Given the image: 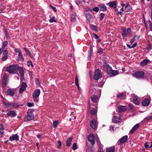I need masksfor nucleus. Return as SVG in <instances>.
Returning <instances> with one entry per match:
<instances>
[{
  "label": "nucleus",
  "instance_id": "f257e3e1",
  "mask_svg": "<svg viewBox=\"0 0 152 152\" xmlns=\"http://www.w3.org/2000/svg\"><path fill=\"white\" fill-rule=\"evenodd\" d=\"M17 70L19 71L21 78L23 79L24 76V71L21 67L18 66L17 68V66L14 64L10 65L6 69V71L10 73H15Z\"/></svg>",
  "mask_w": 152,
  "mask_h": 152
},
{
  "label": "nucleus",
  "instance_id": "f03ea898",
  "mask_svg": "<svg viewBox=\"0 0 152 152\" xmlns=\"http://www.w3.org/2000/svg\"><path fill=\"white\" fill-rule=\"evenodd\" d=\"M107 68V72L108 75L110 76H114L115 75L118 74V72L117 70H114L112 69V68L108 64L106 66Z\"/></svg>",
  "mask_w": 152,
  "mask_h": 152
},
{
  "label": "nucleus",
  "instance_id": "7ed1b4c3",
  "mask_svg": "<svg viewBox=\"0 0 152 152\" xmlns=\"http://www.w3.org/2000/svg\"><path fill=\"white\" fill-rule=\"evenodd\" d=\"M102 73L100 70L97 69L95 70L94 78L95 80H97L102 77Z\"/></svg>",
  "mask_w": 152,
  "mask_h": 152
},
{
  "label": "nucleus",
  "instance_id": "20e7f679",
  "mask_svg": "<svg viewBox=\"0 0 152 152\" xmlns=\"http://www.w3.org/2000/svg\"><path fill=\"white\" fill-rule=\"evenodd\" d=\"M34 118V116L33 113L31 111L28 112L24 120L25 121L27 122L31 120Z\"/></svg>",
  "mask_w": 152,
  "mask_h": 152
},
{
  "label": "nucleus",
  "instance_id": "39448f33",
  "mask_svg": "<svg viewBox=\"0 0 152 152\" xmlns=\"http://www.w3.org/2000/svg\"><path fill=\"white\" fill-rule=\"evenodd\" d=\"M145 75L143 71H141L136 72L133 74V75L134 77L139 78L143 77Z\"/></svg>",
  "mask_w": 152,
  "mask_h": 152
},
{
  "label": "nucleus",
  "instance_id": "423d86ee",
  "mask_svg": "<svg viewBox=\"0 0 152 152\" xmlns=\"http://www.w3.org/2000/svg\"><path fill=\"white\" fill-rule=\"evenodd\" d=\"M88 140L91 142L92 145L93 146L95 143V137L93 134H91L88 137Z\"/></svg>",
  "mask_w": 152,
  "mask_h": 152
},
{
  "label": "nucleus",
  "instance_id": "0eeeda50",
  "mask_svg": "<svg viewBox=\"0 0 152 152\" xmlns=\"http://www.w3.org/2000/svg\"><path fill=\"white\" fill-rule=\"evenodd\" d=\"M126 106L119 105L117 107V109L119 113H121L125 112L127 110Z\"/></svg>",
  "mask_w": 152,
  "mask_h": 152
},
{
  "label": "nucleus",
  "instance_id": "6e6552de",
  "mask_svg": "<svg viewBox=\"0 0 152 152\" xmlns=\"http://www.w3.org/2000/svg\"><path fill=\"white\" fill-rule=\"evenodd\" d=\"M117 1H110L108 4L107 5H109L110 7L112 9H115L117 7Z\"/></svg>",
  "mask_w": 152,
  "mask_h": 152
},
{
  "label": "nucleus",
  "instance_id": "1a4fd4ad",
  "mask_svg": "<svg viewBox=\"0 0 152 152\" xmlns=\"http://www.w3.org/2000/svg\"><path fill=\"white\" fill-rule=\"evenodd\" d=\"M27 87V85L26 83L23 82L19 89V93H22L26 89V88Z\"/></svg>",
  "mask_w": 152,
  "mask_h": 152
},
{
  "label": "nucleus",
  "instance_id": "9d476101",
  "mask_svg": "<svg viewBox=\"0 0 152 152\" xmlns=\"http://www.w3.org/2000/svg\"><path fill=\"white\" fill-rule=\"evenodd\" d=\"M128 136L127 135H125L124 136L120 138L119 140L118 141L119 143L121 145H122L124 143H125L128 140Z\"/></svg>",
  "mask_w": 152,
  "mask_h": 152
},
{
  "label": "nucleus",
  "instance_id": "9b49d317",
  "mask_svg": "<svg viewBox=\"0 0 152 152\" xmlns=\"http://www.w3.org/2000/svg\"><path fill=\"white\" fill-rule=\"evenodd\" d=\"M122 119L121 117L118 116H115L112 119V121L115 123H118L120 122L121 121Z\"/></svg>",
  "mask_w": 152,
  "mask_h": 152
},
{
  "label": "nucleus",
  "instance_id": "f8f14e48",
  "mask_svg": "<svg viewBox=\"0 0 152 152\" xmlns=\"http://www.w3.org/2000/svg\"><path fill=\"white\" fill-rule=\"evenodd\" d=\"M98 6L101 11L104 12L107 10V7L104 4H100Z\"/></svg>",
  "mask_w": 152,
  "mask_h": 152
},
{
  "label": "nucleus",
  "instance_id": "ddd939ff",
  "mask_svg": "<svg viewBox=\"0 0 152 152\" xmlns=\"http://www.w3.org/2000/svg\"><path fill=\"white\" fill-rule=\"evenodd\" d=\"M90 126L91 128L95 129L97 127V125L95 119H93L90 122Z\"/></svg>",
  "mask_w": 152,
  "mask_h": 152
},
{
  "label": "nucleus",
  "instance_id": "4468645a",
  "mask_svg": "<svg viewBox=\"0 0 152 152\" xmlns=\"http://www.w3.org/2000/svg\"><path fill=\"white\" fill-rule=\"evenodd\" d=\"M140 127V125L139 124H135L130 130L129 133L130 134H132L136 130H137Z\"/></svg>",
  "mask_w": 152,
  "mask_h": 152
},
{
  "label": "nucleus",
  "instance_id": "2eb2a0df",
  "mask_svg": "<svg viewBox=\"0 0 152 152\" xmlns=\"http://www.w3.org/2000/svg\"><path fill=\"white\" fill-rule=\"evenodd\" d=\"M9 140L10 141L16 140L18 141L19 140L18 136L17 134L13 135L9 138Z\"/></svg>",
  "mask_w": 152,
  "mask_h": 152
},
{
  "label": "nucleus",
  "instance_id": "dca6fc26",
  "mask_svg": "<svg viewBox=\"0 0 152 152\" xmlns=\"http://www.w3.org/2000/svg\"><path fill=\"white\" fill-rule=\"evenodd\" d=\"M40 93V91L39 89H37L34 91L33 94V98H36L38 97L39 96Z\"/></svg>",
  "mask_w": 152,
  "mask_h": 152
},
{
  "label": "nucleus",
  "instance_id": "f3484780",
  "mask_svg": "<svg viewBox=\"0 0 152 152\" xmlns=\"http://www.w3.org/2000/svg\"><path fill=\"white\" fill-rule=\"evenodd\" d=\"M7 117H8L10 116H11L12 117H14L17 115L16 113L14 111H10L7 113Z\"/></svg>",
  "mask_w": 152,
  "mask_h": 152
},
{
  "label": "nucleus",
  "instance_id": "a211bd4d",
  "mask_svg": "<svg viewBox=\"0 0 152 152\" xmlns=\"http://www.w3.org/2000/svg\"><path fill=\"white\" fill-rule=\"evenodd\" d=\"M150 100L148 99H145L142 102V105L144 106H147L149 104Z\"/></svg>",
  "mask_w": 152,
  "mask_h": 152
},
{
  "label": "nucleus",
  "instance_id": "6ab92c4d",
  "mask_svg": "<svg viewBox=\"0 0 152 152\" xmlns=\"http://www.w3.org/2000/svg\"><path fill=\"white\" fill-rule=\"evenodd\" d=\"M86 17L87 20L90 23L91 21H92L93 18L92 16L89 13H88L86 14Z\"/></svg>",
  "mask_w": 152,
  "mask_h": 152
},
{
  "label": "nucleus",
  "instance_id": "aec40b11",
  "mask_svg": "<svg viewBox=\"0 0 152 152\" xmlns=\"http://www.w3.org/2000/svg\"><path fill=\"white\" fill-rule=\"evenodd\" d=\"M73 138L70 137L68 138L66 141V146L68 147H69L71 146V144L73 139Z\"/></svg>",
  "mask_w": 152,
  "mask_h": 152
},
{
  "label": "nucleus",
  "instance_id": "412c9836",
  "mask_svg": "<svg viewBox=\"0 0 152 152\" xmlns=\"http://www.w3.org/2000/svg\"><path fill=\"white\" fill-rule=\"evenodd\" d=\"M150 62L151 61L149 60L148 59H145L142 61L140 62V64L142 66H145L147 65L148 63Z\"/></svg>",
  "mask_w": 152,
  "mask_h": 152
},
{
  "label": "nucleus",
  "instance_id": "4be33fe9",
  "mask_svg": "<svg viewBox=\"0 0 152 152\" xmlns=\"http://www.w3.org/2000/svg\"><path fill=\"white\" fill-rule=\"evenodd\" d=\"M132 9L130 5L128 3H126L125 7V10L126 12H129Z\"/></svg>",
  "mask_w": 152,
  "mask_h": 152
},
{
  "label": "nucleus",
  "instance_id": "5701e85b",
  "mask_svg": "<svg viewBox=\"0 0 152 152\" xmlns=\"http://www.w3.org/2000/svg\"><path fill=\"white\" fill-rule=\"evenodd\" d=\"M7 93L8 95L11 96H13L15 92L10 89H8L7 91Z\"/></svg>",
  "mask_w": 152,
  "mask_h": 152
},
{
  "label": "nucleus",
  "instance_id": "b1692460",
  "mask_svg": "<svg viewBox=\"0 0 152 152\" xmlns=\"http://www.w3.org/2000/svg\"><path fill=\"white\" fill-rule=\"evenodd\" d=\"M121 30L122 32V33L121 34L122 36L123 37H126L127 34L126 32V29L124 27H122L121 28Z\"/></svg>",
  "mask_w": 152,
  "mask_h": 152
},
{
  "label": "nucleus",
  "instance_id": "393cba45",
  "mask_svg": "<svg viewBox=\"0 0 152 152\" xmlns=\"http://www.w3.org/2000/svg\"><path fill=\"white\" fill-rule=\"evenodd\" d=\"M152 119V115L148 116L145 118L142 121V123L147 122Z\"/></svg>",
  "mask_w": 152,
  "mask_h": 152
},
{
  "label": "nucleus",
  "instance_id": "a878e982",
  "mask_svg": "<svg viewBox=\"0 0 152 152\" xmlns=\"http://www.w3.org/2000/svg\"><path fill=\"white\" fill-rule=\"evenodd\" d=\"M18 104V103H17V102H10V106L13 107L15 108L19 107V105Z\"/></svg>",
  "mask_w": 152,
  "mask_h": 152
},
{
  "label": "nucleus",
  "instance_id": "bb28decb",
  "mask_svg": "<svg viewBox=\"0 0 152 152\" xmlns=\"http://www.w3.org/2000/svg\"><path fill=\"white\" fill-rule=\"evenodd\" d=\"M76 14L74 12L71 15V20L72 21H75L76 20Z\"/></svg>",
  "mask_w": 152,
  "mask_h": 152
},
{
  "label": "nucleus",
  "instance_id": "cd10ccee",
  "mask_svg": "<svg viewBox=\"0 0 152 152\" xmlns=\"http://www.w3.org/2000/svg\"><path fill=\"white\" fill-rule=\"evenodd\" d=\"M115 147H111L107 149L106 150V152H114Z\"/></svg>",
  "mask_w": 152,
  "mask_h": 152
},
{
  "label": "nucleus",
  "instance_id": "c85d7f7f",
  "mask_svg": "<svg viewBox=\"0 0 152 152\" xmlns=\"http://www.w3.org/2000/svg\"><path fill=\"white\" fill-rule=\"evenodd\" d=\"M98 97L96 96L93 95L91 96L92 101L94 102H96L97 100Z\"/></svg>",
  "mask_w": 152,
  "mask_h": 152
},
{
  "label": "nucleus",
  "instance_id": "c756f323",
  "mask_svg": "<svg viewBox=\"0 0 152 152\" xmlns=\"http://www.w3.org/2000/svg\"><path fill=\"white\" fill-rule=\"evenodd\" d=\"M91 27L93 31H98V28L96 26L91 24Z\"/></svg>",
  "mask_w": 152,
  "mask_h": 152
},
{
  "label": "nucleus",
  "instance_id": "7c9ffc66",
  "mask_svg": "<svg viewBox=\"0 0 152 152\" xmlns=\"http://www.w3.org/2000/svg\"><path fill=\"white\" fill-rule=\"evenodd\" d=\"M78 79L77 75L76 76L75 79V84L79 89L80 88L78 83Z\"/></svg>",
  "mask_w": 152,
  "mask_h": 152
},
{
  "label": "nucleus",
  "instance_id": "2f4dec72",
  "mask_svg": "<svg viewBox=\"0 0 152 152\" xmlns=\"http://www.w3.org/2000/svg\"><path fill=\"white\" fill-rule=\"evenodd\" d=\"M4 129V126L2 124H0V134L3 135L4 134L3 130Z\"/></svg>",
  "mask_w": 152,
  "mask_h": 152
},
{
  "label": "nucleus",
  "instance_id": "473e14b6",
  "mask_svg": "<svg viewBox=\"0 0 152 152\" xmlns=\"http://www.w3.org/2000/svg\"><path fill=\"white\" fill-rule=\"evenodd\" d=\"M2 86L4 87L6 86L7 85V81L5 77L2 80Z\"/></svg>",
  "mask_w": 152,
  "mask_h": 152
},
{
  "label": "nucleus",
  "instance_id": "72a5a7b5",
  "mask_svg": "<svg viewBox=\"0 0 152 152\" xmlns=\"http://www.w3.org/2000/svg\"><path fill=\"white\" fill-rule=\"evenodd\" d=\"M133 101L134 103L136 105H139L140 104V103L138 100V98L136 97H135L134 98Z\"/></svg>",
  "mask_w": 152,
  "mask_h": 152
},
{
  "label": "nucleus",
  "instance_id": "f704fd0d",
  "mask_svg": "<svg viewBox=\"0 0 152 152\" xmlns=\"http://www.w3.org/2000/svg\"><path fill=\"white\" fill-rule=\"evenodd\" d=\"M3 104H4L7 108L9 107H11L10 102V103L6 102L5 101L3 100Z\"/></svg>",
  "mask_w": 152,
  "mask_h": 152
},
{
  "label": "nucleus",
  "instance_id": "c9c22d12",
  "mask_svg": "<svg viewBox=\"0 0 152 152\" xmlns=\"http://www.w3.org/2000/svg\"><path fill=\"white\" fill-rule=\"evenodd\" d=\"M55 17L54 16L52 18H50L49 20V21L50 23H53V22H56L57 20H55L54 19Z\"/></svg>",
  "mask_w": 152,
  "mask_h": 152
},
{
  "label": "nucleus",
  "instance_id": "e433bc0d",
  "mask_svg": "<svg viewBox=\"0 0 152 152\" xmlns=\"http://www.w3.org/2000/svg\"><path fill=\"white\" fill-rule=\"evenodd\" d=\"M58 123V121H54L53 122V126L54 128H56L57 125Z\"/></svg>",
  "mask_w": 152,
  "mask_h": 152
},
{
  "label": "nucleus",
  "instance_id": "4c0bfd02",
  "mask_svg": "<svg viewBox=\"0 0 152 152\" xmlns=\"http://www.w3.org/2000/svg\"><path fill=\"white\" fill-rule=\"evenodd\" d=\"M100 17L99 18L100 20H102L104 18L105 16V14L104 13H101L100 14Z\"/></svg>",
  "mask_w": 152,
  "mask_h": 152
},
{
  "label": "nucleus",
  "instance_id": "58836bf2",
  "mask_svg": "<svg viewBox=\"0 0 152 152\" xmlns=\"http://www.w3.org/2000/svg\"><path fill=\"white\" fill-rule=\"evenodd\" d=\"M124 11V9L122 8L120 10V11L118 12L117 13V15H121H121L122 14V12H123Z\"/></svg>",
  "mask_w": 152,
  "mask_h": 152
},
{
  "label": "nucleus",
  "instance_id": "ea45409f",
  "mask_svg": "<svg viewBox=\"0 0 152 152\" xmlns=\"http://www.w3.org/2000/svg\"><path fill=\"white\" fill-rule=\"evenodd\" d=\"M20 59H22V60L23 61L24 60V58H23L22 54L21 53V52H19V53L18 55Z\"/></svg>",
  "mask_w": 152,
  "mask_h": 152
},
{
  "label": "nucleus",
  "instance_id": "a19ab883",
  "mask_svg": "<svg viewBox=\"0 0 152 152\" xmlns=\"http://www.w3.org/2000/svg\"><path fill=\"white\" fill-rule=\"evenodd\" d=\"M99 10V8L98 7H96L94 8H93L92 9V10L96 12H98Z\"/></svg>",
  "mask_w": 152,
  "mask_h": 152
},
{
  "label": "nucleus",
  "instance_id": "79ce46f5",
  "mask_svg": "<svg viewBox=\"0 0 152 152\" xmlns=\"http://www.w3.org/2000/svg\"><path fill=\"white\" fill-rule=\"evenodd\" d=\"M24 49L25 50V51L29 55V56L30 57H31L32 56V54L30 51L28 50L27 49H26V48H24Z\"/></svg>",
  "mask_w": 152,
  "mask_h": 152
},
{
  "label": "nucleus",
  "instance_id": "37998d69",
  "mask_svg": "<svg viewBox=\"0 0 152 152\" xmlns=\"http://www.w3.org/2000/svg\"><path fill=\"white\" fill-rule=\"evenodd\" d=\"M77 148V144L75 143H74L72 146V149L74 150H75Z\"/></svg>",
  "mask_w": 152,
  "mask_h": 152
},
{
  "label": "nucleus",
  "instance_id": "c03bdc74",
  "mask_svg": "<svg viewBox=\"0 0 152 152\" xmlns=\"http://www.w3.org/2000/svg\"><path fill=\"white\" fill-rule=\"evenodd\" d=\"M90 113L92 115H94L96 113L95 110L94 109L90 111Z\"/></svg>",
  "mask_w": 152,
  "mask_h": 152
},
{
  "label": "nucleus",
  "instance_id": "a18cd8bd",
  "mask_svg": "<svg viewBox=\"0 0 152 152\" xmlns=\"http://www.w3.org/2000/svg\"><path fill=\"white\" fill-rule=\"evenodd\" d=\"M152 45L151 44H149L148 45V46L146 48V49L147 50H148V51H149L150 50H151V49H152Z\"/></svg>",
  "mask_w": 152,
  "mask_h": 152
},
{
  "label": "nucleus",
  "instance_id": "49530a36",
  "mask_svg": "<svg viewBox=\"0 0 152 152\" xmlns=\"http://www.w3.org/2000/svg\"><path fill=\"white\" fill-rule=\"evenodd\" d=\"M27 64L28 66V67H29L30 65H31L32 66H34L32 62L31 61H29L27 62Z\"/></svg>",
  "mask_w": 152,
  "mask_h": 152
},
{
  "label": "nucleus",
  "instance_id": "de8ad7c7",
  "mask_svg": "<svg viewBox=\"0 0 152 152\" xmlns=\"http://www.w3.org/2000/svg\"><path fill=\"white\" fill-rule=\"evenodd\" d=\"M124 95V94L123 93H122L120 94H119L117 96V97L118 98H123Z\"/></svg>",
  "mask_w": 152,
  "mask_h": 152
},
{
  "label": "nucleus",
  "instance_id": "09e8293b",
  "mask_svg": "<svg viewBox=\"0 0 152 152\" xmlns=\"http://www.w3.org/2000/svg\"><path fill=\"white\" fill-rule=\"evenodd\" d=\"M103 52L102 49L101 48H99L98 50V53L99 54H102Z\"/></svg>",
  "mask_w": 152,
  "mask_h": 152
},
{
  "label": "nucleus",
  "instance_id": "8fccbe9b",
  "mask_svg": "<svg viewBox=\"0 0 152 152\" xmlns=\"http://www.w3.org/2000/svg\"><path fill=\"white\" fill-rule=\"evenodd\" d=\"M8 44V42L7 41H4L2 44V46H3V47H6Z\"/></svg>",
  "mask_w": 152,
  "mask_h": 152
},
{
  "label": "nucleus",
  "instance_id": "3c124183",
  "mask_svg": "<svg viewBox=\"0 0 152 152\" xmlns=\"http://www.w3.org/2000/svg\"><path fill=\"white\" fill-rule=\"evenodd\" d=\"M133 107V105L132 104H129L128 106V109L129 110H131Z\"/></svg>",
  "mask_w": 152,
  "mask_h": 152
},
{
  "label": "nucleus",
  "instance_id": "603ef678",
  "mask_svg": "<svg viewBox=\"0 0 152 152\" xmlns=\"http://www.w3.org/2000/svg\"><path fill=\"white\" fill-rule=\"evenodd\" d=\"M8 58L7 56H4L2 57V59L3 61H5L7 60Z\"/></svg>",
  "mask_w": 152,
  "mask_h": 152
},
{
  "label": "nucleus",
  "instance_id": "864d4df0",
  "mask_svg": "<svg viewBox=\"0 0 152 152\" xmlns=\"http://www.w3.org/2000/svg\"><path fill=\"white\" fill-rule=\"evenodd\" d=\"M115 129H116L115 128V129H114V126L111 125L110 126V131H113Z\"/></svg>",
  "mask_w": 152,
  "mask_h": 152
},
{
  "label": "nucleus",
  "instance_id": "5fc2aeb1",
  "mask_svg": "<svg viewBox=\"0 0 152 152\" xmlns=\"http://www.w3.org/2000/svg\"><path fill=\"white\" fill-rule=\"evenodd\" d=\"M34 105V104L33 103H29L28 102L27 103V105L28 107H31L33 106Z\"/></svg>",
  "mask_w": 152,
  "mask_h": 152
},
{
  "label": "nucleus",
  "instance_id": "6e6d98bb",
  "mask_svg": "<svg viewBox=\"0 0 152 152\" xmlns=\"http://www.w3.org/2000/svg\"><path fill=\"white\" fill-rule=\"evenodd\" d=\"M8 53V51L7 50H5L3 52V54L4 56H7Z\"/></svg>",
  "mask_w": 152,
  "mask_h": 152
},
{
  "label": "nucleus",
  "instance_id": "4d7b16f0",
  "mask_svg": "<svg viewBox=\"0 0 152 152\" xmlns=\"http://www.w3.org/2000/svg\"><path fill=\"white\" fill-rule=\"evenodd\" d=\"M127 32L128 34H131L132 32L131 29L129 28H128L127 29Z\"/></svg>",
  "mask_w": 152,
  "mask_h": 152
},
{
  "label": "nucleus",
  "instance_id": "13d9d810",
  "mask_svg": "<svg viewBox=\"0 0 152 152\" xmlns=\"http://www.w3.org/2000/svg\"><path fill=\"white\" fill-rule=\"evenodd\" d=\"M93 35L96 39H97L98 38H99V37L96 34L94 33L93 34Z\"/></svg>",
  "mask_w": 152,
  "mask_h": 152
},
{
  "label": "nucleus",
  "instance_id": "bf43d9fd",
  "mask_svg": "<svg viewBox=\"0 0 152 152\" xmlns=\"http://www.w3.org/2000/svg\"><path fill=\"white\" fill-rule=\"evenodd\" d=\"M149 26L150 27V28L151 29V31H152V23L150 20H149Z\"/></svg>",
  "mask_w": 152,
  "mask_h": 152
},
{
  "label": "nucleus",
  "instance_id": "052dcab7",
  "mask_svg": "<svg viewBox=\"0 0 152 152\" xmlns=\"http://www.w3.org/2000/svg\"><path fill=\"white\" fill-rule=\"evenodd\" d=\"M14 51L16 53H19V52H20L21 51L20 50L19 48H16L14 49Z\"/></svg>",
  "mask_w": 152,
  "mask_h": 152
},
{
  "label": "nucleus",
  "instance_id": "680f3d73",
  "mask_svg": "<svg viewBox=\"0 0 152 152\" xmlns=\"http://www.w3.org/2000/svg\"><path fill=\"white\" fill-rule=\"evenodd\" d=\"M147 143L148 142H146V143L144 144V146L146 148H149V145L147 144Z\"/></svg>",
  "mask_w": 152,
  "mask_h": 152
},
{
  "label": "nucleus",
  "instance_id": "e2e57ef3",
  "mask_svg": "<svg viewBox=\"0 0 152 152\" xmlns=\"http://www.w3.org/2000/svg\"><path fill=\"white\" fill-rule=\"evenodd\" d=\"M52 9H53V10L55 12H57V10L56 8L54 7H52Z\"/></svg>",
  "mask_w": 152,
  "mask_h": 152
},
{
  "label": "nucleus",
  "instance_id": "0e129e2a",
  "mask_svg": "<svg viewBox=\"0 0 152 152\" xmlns=\"http://www.w3.org/2000/svg\"><path fill=\"white\" fill-rule=\"evenodd\" d=\"M58 143L59 146L60 147H61L62 145L61 142V141L60 140H58Z\"/></svg>",
  "mask_w": 152,
  "mask_h": 152
},
{
  "label": "nucleus",
  "instance_id": "69168bd1",
  "mask_svg": "<svg viewBox=\"0 0 152 152\" xmlns=\"http://www.w3.org/2000/svg\"><path fill=\"white\" fill-rule=\"evenodd\" d=\"M75 3L77 5H78L80 4V1L77 0L76 1Z\"/></svg>",
  "mask_w": 152,
  "mask_h": 152
},
{
  "label": "nucleus",
  "instance_id": "338daca9",
  "mask_svg": "<svg viewBox=\"0 0 152 152\" xmlns=\"http://www.w3.org/2000/svg\"><path fill=\"white\" fill-rule=\"evenodd\" d=\"M135 39L133 37V38H132V39H131V41H130V42L131 43H133L134 42V41H135Z\"/></svg>",
  "mask_w": 152,
  "mask_h": 152
},
{
  "label": "nucleus",
  "instance_id": "774afa93",
  "mask_svg": "<svg viewBox=\"0 0 152 152\" xmlns=\"http://www.w3.org/2000/svg\"><path fill=\"white\" fill-rule=\"evenodd\" d=\"M137 45V43L136 42H135L132 45V47L133 48H134Z\"/></svg>",
  "mask_w": 152,
  "mask_h": 152
}]
</instances>
